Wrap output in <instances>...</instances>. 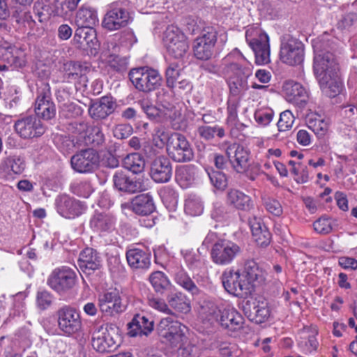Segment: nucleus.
I'll use <instances>...</instances> for the list:
<instances>
[{
  "mask_svg": "<svg viewBox=\"0 0 357 357\" xmlns=\"http://www.w3.org/2000/svg\"><path fill=\"white\" fill-rule=\"evenodd\" d=\"M167 301L169 306L178 312L186 314L191 310L190 301L181 292L170 295Z\"/></svg>",
  "mask_w": 357,
  "mask_h": 357,
  "instance_id": "obj_46",
  "label": "nucleus"
},
{
  "mask_svg": "<svg viewBox=\"0 0 357 357\" xmlns=\"http://www.w3.org/2000/svg\"><path fill=\"white\" fill-rule=\"evenodd\" d=\"M79 2V0H54L52 13L54 16L66 17L77 8Z\"/></svg>",
  "mask_w": 357,
  "mask_h": 357,
  "instance_id": "obj_45",
  "label": "nucleus"
},
{
  "mask_svg": "<svg viewBox=\"0 0 357 357\" xmlns=\"http://www.w3.org/2000/svg\"><path fill=\"white\" fill-rule=\"evenodd\" d=\"M217 321L229 331H236L242 328L244 319L234 308L218 310L216 315Z\"/></svg>",
  "mask_w": 357,
  "mask_h": 357,
  "instance_id": "obj_27",
  "label": "nucleus"
},
{
  "mask_svg": "<svg viewBox=\"0 0 357 357\" xmlns=\"http://www.w3.org/2000/svg\"><path fill=\"white\" fill-rule=\"evenodd\" d=\"M170 135L162 128H157L153 135V141L158 147H163L169 142Z\"/></svg>",
  "mask_w": 357,
  "mask_h": 357,
  "instance_id": "obj_64",
  "label": "nucleus"
},
{
  "mask_svg": "<svg viewBox=\"0 0 357 357\" xmlns=\"http://www.w3.org/2000/svg\"><path fill=\"white\" fill-rule=\"evenodd\" d=\"M322 36L313 41L314 52V73L322 92L330 98H334L342 90V82L338 75L339 64L334 56V41Z\"/></svg>",
  "mask_w": 357,
  "mask_h": 357,
  "instance_id": "obj_1",
  "label": "nucleus"
},
{
  "mask_svg": "<svg viewBox=\"0 0 357 357\" xmlns=\"http://www.w3.org/2000/svg\"><path fill=\"white\" fill-rule=\"evenodd\" d=\"M252 33L250 30L246 31V40L253 50L256 63L259 65L266 64L270 61L269 38L261 30L256 31V38H250Z\"/></svg>",
  "mask_w": 357,
  "mask_h": 357,
  "instance_id": "obj_15",
  "label": "nucleus"
},
{
  "mask_svg": "<svg viewBox=\"0 0 357 357\" xmlns=\"http://www.w3.org/2000/svg\"><path fill=\"white\" fill-rule=\"evenodd\" d=\"M115 217L109 213H96L90 220L91 228L97 232L109 233L114 229Z\"/></svg>",
  "mask_w": 357,
  "mask_h": 357,
  "instance_id": "obj_36",
  "label": "nucleus"
},
{
  "mask_svg": "<svg viewBox=\"0 0 357 357\" xmlns=\"http://www.w3.org/2000/svg\"><path fill=\"white\" fill-rule=\"evenodd\" d=\"M54 142L58 149L64 154L70 153L75 149L82 146L81 145H77L75 143V140L70 136L58 135L54 138Z\"/></svg>",
  "mask_w": 357,
  "mask_h": 357,
  "instance_id": "obj_52",
  "label": "nucleus"
},
{
  "mask_svg": "<svg viewBox=\"0 0 357 357\" xmlns=\"http://www.w3.org/2000/svg\"><path fill=\"white\" fill-rule=\"evenodd\" d=\"M116 102L113 98L104 96L90 105L89 114L94 120H103L114 112Z\"/></svg>",
  "mask_w": 357,
  "mask_h": 357,
  "instance_id": "obj_29",
  "label": "nucleus"
},
{
  "mask_svg": "<svg viewBox=\"0 0 357 357\" xmlns=\"http://www.w3.org/2000/svg\"><path fill=\"white\" fill-rule=\"evenodd\" d=\"M203 209V205L199 199H188L185 201V211L190 215H199L202 213Z\"/></svg>",
  "mask_w": 357,
  "mask_h": 357,
  "instance_id": "obj_61",
  "label": "nucleus"
},
{
  "mask_svg": "<svg viewBox=\"0 0 357 357\" xmlns=\"http://www.w3.org/2000/svg\"><path fill=\"white\" fill-rule=\"evenodd\" d=\"M52 300L53 296L52 294L46 290L38 291L37 293L36 305L41 310L47 309L52 305Z\"/></svg>",
  "mask_w": 357,
  "mask_h": 357,
  "instance_id": "obj_62",
  "label": "nucleus"
},
{
  "mask_svg": "<svg viewBox=\"0 0 357 357\" xmlns=\"http://www.w3.org/2000/svg\"><path fill=\"white\" fill-rule=\"evenodd\" d=\"M63 78L68 82L79 81L85 84L87 82L86 74L90 71L87 63L69 61L63 64Z\"/></svg>",
  "mask_w": 357,
  "mask_h": 357,
  "instance_id": "obj_26",
  "label": "nucleus"
},
{
  "mask_svg": "<svg viewBox=\"0 0 357 357\" xmlns=\"http://www.w3.org/2000/svg\"><path fill=\"white\" fill-rule=\"evenodd\" d=\"M302 340L298 343V347L305 354H311L317 351L319 343L314 334L301 337Z\"/></svg>",
  "mask_w": 357,
  "mask_h": 357,
  "instance_id": "obj_55",
  "label": "nucleus"
},
{
  "mask_svg": "<svg viewBox=\"0 0 357 357\" xmlns=\"http://www.w3.org/2000/svg\"><path fill=\"white\" fill-rule=\"evenodd\" d=\"M263 204L266 211L275 216L282 214V207L280 203L275 199L270 197H262Z\"/></svg>",
  "mask_w": 357,
  "mask_h": 357,
  "instance_id": "obj_58",
  "label": "nucleus"
},
{
  "mask_svg": "<svg viewBox=\"0 0 357 357\" xmlns=\"http://www.w3.org/2000/svg\"><path fill=\"white\" fill-rule=\"evenodd\" d=\"M76 273L71 268L62 266L55 268L47 279L51 289L61 294L73 289L76 283Z\"/></svg>",
  "mask_w": 357,
  "mask_h": 357,
  "instance_id": "obj_13",
  "label": "nucleus"
},
{
  "mask_svg": "<svg viewBox=\"0 0 357 357\" xmlns=\"http://www.w3.org/2000/svg\"><path fill=\"white\" fill-rule=\"evenodd\" d=\"M34 110L36 115L44 120L52 119L56 116V106L52 100L50 86L47 82L41 81L38 84Z\"/></svg>",
  "mask_w": 357,
  "mask_h": 357,
  "instance_id": "obj_10",
  "label": "nucleus"
},
{
  "mask_svg": "<svg viewBox=\"0 0 357 357\" xmlns=\"http://www.w3.org/2000/svg\"><path fill=\"white\" fill-rule=\"evenodd\" d=\"M196 167L192 165H183L176 170V178L181 185H188L195 176Z\"/></svg>",
  "mask_w": 357,
  "mask_h": 357,
  "instance_id": "obj_51",
  "label": "nucleus"
},
{
  "mask_svg": "<svg viewBox=\"0 0 357 357\" xmlns=\"http://www.w3.org/2000/svg\"><path fill=\"white\" fill-rule=\"evenodd\" d=\"M128 334L130 337L147 336L153 330V321L150 320L145 316L137 314L132 321L128 324Z\"/></svg>",
  "mask_w": 357,
  "mask_h": 357,
  "instance_id": "obj_35",
  "label": "nucleus"
},
{
  "mask_svg": "<svg viewBox=\"0 0 357 357\" xmlns=\"http://www.w3.org/2000/svg\"><path fill=\"white\" fill-rule=\"evenodd\" d=\"M82 109L80 106L73 102L63 103L61 106L60 114L66 119H73L80 116Z\"/></svg>",
  "mask_w": 357,
  "mask_h": 357,
  "instance_id": "obj_56",
  "label": "nucleus"
},
{
  "mask_svg": "<svg viewBox=\"0 0 357 357\" xmlns=\"http://www.w3.org/2000/svg\"><path fill=\"white\" fill-rule=\"evenodd\" d=\"M75 22L77 26L93 27L98 22V15L95 9L82 6L76 13Z\"/></svg>",
  "mask_w": 357,
  "mask_h": 357,
  "instance_id": "obj_39",
  "label": "nucleus"
},
{
  "mask_svg": "<svg viewBox=\"0 0 357 357\" xmlns=\"http://www.w3.org/2000/svg\"><path fill=\"white\" fill-rule=\"evenodd\" d=\"M175 282L192 295H198L200 290L183 268H178L174 273Z\"/></svg>",
  "mask_w": 357,
  "mask_h": 357,
  "instance_id": "obj_42",
  "label": "nucleus"
},
{
  "mask_svg": "<svg viewBox=\"0 0 357 357\" xmlns=\"http://www.w3.org/2000/svg\"><path fill=\"white\" fill-rule=\"evenodd\" d=\"M98 301L100 312L105 315L113 317L126 309L119 294L116 291L100 294Z\"/></svg>",
  "mask_w": 357,
  "mask_h": 357,
  "instance_id": "obj_20",
  "label": "nucleus"
},
{
  "mask_svg": "<svg viewBox=\"0 0 357 357\" xmlns=\"http://www.w3.org/2000/svg\"><path fill=\"white\" fill-rule=\"evenodd\" d=\"M211 183L218 190H224L228 185L226 175L220 171L211 168L206 169Z\"/></svg>",
  "mask_w": 357,
  "mask_h": 357,
  "instance_id": "obj_53",
  "label": "nucleus"
},
{
  "mask_svg": "<svg viewBox=\"0 0 357 357\" xmlns=\"http://www.w3.org/2000/svg\"><path fill=\"white\" fill-rule=\"evenodd\" d=\"M107 46L108 49L104 51L102 54L109 71L123 74L128 68V59L116 54L119 47L115 43H112Z\"/></svg>",
  "mask_w": 357,
  "mask_h": 357,
  "instance_id": "obj_24",
  "label": "nucleus"
},
{
  "mask_svg": "<svg viewBox=\"0 0 357 357\" xmlns=\"http://www.w3.org/2000/svg\"><path fill=\"white\" fill-rule=\"evenodd\" d=\"M248 222L254 241L257 244L261 247H266L269 245L271 234L261 220L253 216L249 218Z\"/></svg>",
  "mask_w": 357,
  "mask_h": 357,
  "instance_id": "obj_34",
  "label": "nucleus"
},
{
  "mask_svg": "<svg viewBox=\"0 0 357 357\" xmlns=\"http://www.w3.org/2000/svg\"><path fill=\"white\" fill-rule=\"evenodd\" d=\"M128 77L135 88L140 92L149 93L158 89L162 85V77L159 73L149 67L132 68Z\"/></svg>",
  "mask_w": 357,
  "mask_h": 357,
  "instance_id": "obj_3",
  "label": "nucleus"
},
{
  "mask_svg": "<svg viewBox=\"0 0 357 357\" xmlns=\"http://www.w3.org/2000/svg\"><path fill=\"white\" fill-rule=\"evenodd\" d=\"M25 169L23 158L17 155L5 158L0 165V172L3 176H11L13 174H20Z\"/></svg>",
  "mask_w": 357,
  "mask_h": 357,
  "instance_id": "obj_37",
  "label": "nucleus"
},
{
  "mask_svg": "<svg viewBox=\"0 0 357 357\" xmlns=\"http://www.w3.org/2000/svg\"><path fill=\"white\" fill-rule=\"evenodd\" d=\"M23 52L8 42L0 45V59L10 66L22 67L25 65Z\"/></svg>",
  "mask_w": 357,
  "mask_h": 357,
  "instance_id": "obj_33",
  "label": "nucleus"
},
{
  "mask_svg": "<svg viewBox=\"0 0 357 357\" xmlns=\"http://www.w3.org/2000/svg\"><path fill=\"white\" fill-rule=\"evenodd\" d=\"M96 38V32L93 27L77 26L73 37L74 43L79 47H84L85 45L90 46Z\"/></svg>",
  "mask_w": 357,
  "mask_h": 357,
  "instance_id": "obj_41",
  "label": "nucleus"
},
{
  "mask_svg": "<svg viewBox=\"0 0 357 357\" xmlns=\"http://www.w3.org/2000/svg\"><path fill=\"white\" fill-rule=\"evenodd\" d=\"M149 174L155 183L168 182L172 175V167L169 159L165 156L155 158L151 164Z\"/></svg>",
  "mask_w": 357,
  "mask_h": 357,
  "instance_id": "obj_23",
  "label": "nucleus"
},
{
  "mask_svg": "<svg viewBox=\"0 0 357 357\" xmlns=\"http://www.w3.org/2000/svg\"><path fill=\"white\" fill-rule=\"evenodd\" d=\"M282 91L289 102L303 105L307 101V91L301 84L293 80H288L284 83Z\"/></svg>",
  "mask_w": 357,
  "mask_h": 357,
  "instance_id": "obj_30",
  "label": "nucleus"
},
{
  "mask_svg": "<svg viewBox=\"0 0 357 357\" xmlns=\"http://www.w3.org/2000/svg\"><path fill=\"white\" fill-rule=\"evenodd\" d=\"M226 154L236 173L243 174L250 167V153L243 146L236 143L231 144L227 148Z\"/></svg>",
  "mask_w": 357,
  "mask_h": 357,
  "instance_id": "obj_19",
  "label": "nucleus"
},
{
  "mask_svg": "<svg viewBox=\"0 0 357 357\" xmlns=\"http://www.w3.org/2000/svg\"><path fill=\"white\" fill-rule=\"evenodd\" d=\"M241 252V247L227 239H219L214 243L211 250L213 263L219 266L230 264Z\"/></svg>",
  "mask_w": 357,
  "mask_h": 357,
  "instance_id": "obj_7",
  "label": "nucleus"
},
{
  "mask_svg": "<svg viewBox=\"0 0 357 357\" xmlns=\"http://www.w3.org/2000/svg\"><path fill=\"white\" fill-rule=\"evenodd\" d=\"M132 22L129 11L123 8L121 2L111 3L102 21V26L109 31H114L126 27Z\"/></svg>",
  "mask_w": 357,
  "mask_h": 357,
  "instance_id": "obj_8",
  "label": "nucleus"
},
{
  "mask_svg": "<svg viewBox=\"0 0 357 357\" xmlns=\"http://www.w3.org/2000/svg\"><path fill=\"white\" fill-rule=\"evenodd\" d=\"M181 70V68L178 62H173L169 64L165 72L166 83L168 88L176 85V82L179 77Z\"/></svg>",
  "mask_w": 357,
  "mask_h": 357,
  "instance_id": "obj_54",
  "label": "nucleus"
},
{
  "mask_svg": "<svg viewBox=\"0 0 357 357\" xmlns=\"http://www.w3.org/2000/svg\"><path fill=\"white\" fill-rule=\"evenodd\" d=\"M307 126L318 136L324 135L328 130V124L323 119L310 120Z\"/></svg>",
  "mask_w": 357,
  "mask_h": 357,
  "instance_id": "obj_63",
  "label": "nucleus"
},
{
  "mask_svg": "<svg viewBox=\"0 0 357 357\" xmlns=\"http://www.w3.org/2000/svg\"><path fill=\"white\" fill-rule=\"evenodd\" d=\"M71 189L74 194L87 198L93 192V188L90 182L86 181L75 183L71 185Z\"/></svg>",
  "mask_w": 357,
  "mask_h": 357,
  "instance_id": "obj_59",
  "label": "nucleus"
},
{
  "mask_svg": "<svg viewBox=\"0 0 357 357\" xmlns=\"http://www.w3.org/2000/svg\"><path fill=\"white\" fill-rule=\"evenodd\" d=\"M91 344L93 348L100 353L112 352L119 346L112 334L102 326L93 333Z\"/></svg>",
  "mask_w": 357,
  "mask_h": 357,
  "instance_id": "obj_21",
  "label": "nucleus"
},
{
  "mask_svg": "<svg viewBox=\"0 0 357 357\" xmlns=\"http://www.w3.org/2000/svg\"><path fill=\"white\" fill-rule=\"evenodd\" d=\"M58 327L66 335L79 332L82 327L79 311L70 305H64L56 312Z\"/></svg>",
  "mask_w": 357,
  "mask_h": 357,
  "instance_id": "obj_11",
  "label": "nucleus"
},
{
  "mask_svg": "<svg viewBox=\"0 0 357 357\" xmlns=\"http://www.w3.org/2000/svg\"><path fill=\"white\" fill-rule=\"evenodd\" d=\"M56 206L58 213L66 218L79 215L82 213V205L79 201L68 195H63L56 199Z\"/></svg>",
  "mask_w": 357,
  "mask_h": 357,
  "instance_id": "obj_31",
  "label": "nucleus"
},
{
  "mask_svg": "<svg viewBox=\"0 0 357 357\" xmlns=\"http://www.w3.org/2000/svg\"><path fill=\"white\" fill-rule=\"evenodd\" d=\"M167 151L169 157L178 162H189L194 158L190 142L183 135L178 132L170 135Z\"/></svg>",
  "mask_w": 357,
  "mask_h": 357,
  "instance_id": "obj_9",
  "label": "nucleus"
},
{
  "mask_svg": "<svg viewBox=\"0 0 357 357\" xmlns=\"http://www.w3.org/2000/svg\"><path fill=\"white\" fill-rule=\"evenodd\" d=\"M16 132L23 139H31L42 136L45 128L36 116H28L15 123Z\"/></svg>",
  "mask_w": 357,
  "mask_h": 357,
  "instance_id": "obj_17",
  "label": "nucleus"
},
{
  "mask_svg": "<svg viewBox=\"0 0 357 357\" xmlns=\"http://www.w3.org/2000/svg\"><path fill=\"white\" fill-rule=\"evenodd\" d=\"M252 73L251 64L231 62L225 64L224 74L227 77L230 95L238 96L248 89V78Z\"/></svg>",
  "mask_w": 357,
  "mask_h": 357,
  "instance_id": "obj_2",
  "label": "nucleus"
},
{
  "mask_svg": "<svg viewBox=\"0 0 357 357\" xmlns=\"http://www.w3.org/2000/svg\"><path fill=\"white\" fill-rule=\"evenodd\" d=\"M126 259L133 269H147L151 265V253L145 248H133L126 252Z\"/></svg>",
  "mask_w": 357,
  "mask_h": 357,
  "instance_id": "obj_32",
  "label": "nucleus"
},
{
  "mask_svg": "<svg viewBox=\"0 0 357 357\" xmlns=\"http://www.w3.org/2000/svg\"><path fill=\"white\" fill-rule=\"evenodd\" d=\"M241 100L238 96H230L227 101V123L235 122L238 119V109Z\"/></svg>",
  "mask_w": 357,
  "mask_h": 357,
  "instance_id": "obj_57",
  "label": "nucleus"
},
{
  "mask_svg": "<svg viewBox=\"0 0 357 357\" xmlns=\"http://www.w3.org/2000/svg\"><path fill=\"white\" fill-rule=\"evenodd\" d=\"M227 204L215 202L213 204L211 217L217 222H225L232 218L234 212Z\"/></svg>",
  "mask_w": 357,
  "mask_h": 357,
  "instance_id": "obj_49",
  "label": "nucleus"
},
{
  "mask_svg": "<svg viewBox=\"0 0 357 357\" xmlns=\"http://www.w3.org/2000/svg\"><path fill=\"white\" fill-rule=\"evenodd\" d=\"M112 180L116 189L128 194H135L146 190L142 178L130 176L127 172L122 170L116 171L113 175Z\"/></svg>",
  "mask_w": 357,
  "mask_h": 357,
  "instance_id": "obj_18",
  "label": "nucleus"
},
{
  "mask_svg": "<svg viewBox=\"0 0 357 357\" xmlns=\"http://www.w3.org/2000/svg\"><path fill=\"white\" fill-rule=\"evenodd\" d=\"M280 57L281 61L289 66L301 64L304 59V46L298 40L287 37L281 43Z\"/></svg>",
  "mask_w": 357,
  "mask_h": 357,
  "instance_id": "obj_14",
  "label": "nucleus"
},
{
  "mask_svg": "<svg viewBox=\"0 0 357 357\" xmlns=\"http://www.w3.org/2000/svg\"><path fill=\"white\" fill-rule=\"evenodd\" d=\"M245 315L253 322L261 324L268 320L270 310L264 301L257 299L248 300L243 306Z\"/></svg>",
  "mask_w": 357,
  "mask_h": 357,
  "instance_id": "obj_22",
  "label": "nucleus"
},
{
  "mask_svg": "<svg viewBox=\"0 0 357 357\" xmlns=\"http://www.w3.org/2000/svg\"><path fill=\"white\" fill-rule=\"evenodd\" d=\"M224 289L229 294L236 297H243L248 295L252 290L250 282L244 279V276L238 271L232 269L225 271L221 276Z\"/></svg>",
  "mask_w": 357,
  "mask_h": 357,
  "instance_id": "obj_12",
  "label": "nucleus"
},
{
  "mask_svg": "<svg viewBox=\"0 0 357 357\" xmlns=\"http://www.w3.org/2000/svg\"><path fill=\"white\" fill-rule=\"evenodd\" d=\"M70 164L72 168L77 172H91L98 167L99 155L93 148L86 149L73 155Z\"/></svg>",
  "mask_w": 357,
  "mask_h": 357,
  "instance_id": "obj_16",
  "label": "nucleus"
},
{
  "mask_svg": "<svg viewBox=\"0 0 357 357\" xmlns=\"http://www.w3.org/2000/svg\"><path fill=\"white\" fill-rule=\"evenodd\" d=\"M226 204L237 211L248 212L253 207V201L252 198L243 191L236 189H229L225 195Z\"/></svg>",
  "mask_w": 357,
  "mask_h": 357,
  "instance_id": "obj_25",
  "label": "nucleus"
},
{
  "mask_svg": "<svg viewBox=\"0 0 357 357\" xmlns=\"http://www.w3.org/2000/svg\"><path fill=\"white\" fill-rule=\"evenodd\" d=\"M101 262V258L97 251L91 248H86L82 250L77 261L79 269L88 275L99 269Z\"/></svg>",
  "mask_w": 357,
  "mask_h": 357,
  "instance_id": "obj_28",
  "label": "nucleus"
},
{
  "mask_svg": "<svg viewBox=\"0 0 357 357\" xmlns=\"http://www.w3.org/2000/svg\"><path fill=\"white\" fill-rule=\"evenodd\" d=\"M105 144V137L102 128L98 125L92 126L89 128L83 146H91L93 148L102 147Z\"/></svg>",
  "mask_w": 357,
  "mask_h": 357,
  "instance_id": "obj_43",
  "label": "nucleus"
},
{
  "mask_svg": "<svg viewBox=\"0 0 357 357\" xmlns=\"http://www.w3.org/2000/svg\"><path fill=\"white\" fill-rule=\"evenodd\" d=\"M198 135L206 141H211L215 137L222 139L225 135V129L218 125L199 126L197 128Z\"/></svg>",
  "mask_w": 357,
  "mask_h": 357,
  "instance_id": "obj_47",
  "label": "nucleus"
},
{
  "mask_svg": "<svg viewBox=\"0 0 357 357\" xmlns=\"http://www.w3.org/2000/svg\"><path fill=\"white\" fill-rule=\"evenodd\" d=\"M155 209L153 199L149 194H142L132 199V211L139 215H149Z\"/></svg>",
  "mask_w": 357,
  "mask_h": 357,
  "instance_id": "obj_38",
  "label": "nucleus"
},
{
  "mask_svg": "<svg viewBox=\"0 0 357 357\" xmlns=\"http://www.w3.org/2000/svg\"><path fill=\"white\" fill-rule=\"evenodd\" d=\"M162 40L167 54L176 59H182L189 49L186 36L177 26H167Z\"/></svg>",
  "mask_w": 357,
  "mask_h": 357,
  "instance_id": "obj_6",
  "label": "nucleus"
},
{
  "mask_svg": "<svg viewBox=\"0 0 357 357\" xmlns=\"http://www.w3.org/2000/svg\"><path fill=\"white\" fill-rule=\"evenodd\" d=\"M244 273L248 279L247 282L263 283L266 280V271L253 259H248L245 262Z\"/></svg>",
  "mask_w": 357,
  "mask_h": 357,
  "instance_id": "obj_40",
  "label": "nucleus"
},
{
  "mask_svg": "<svg viewBox=\"0 0 357 357\" xmlns=\"http://www.w3.org/2000/svg\"><path fill=\"white\" fill-rule=\"evenodd\" d=\"M67 130L70 133V137L75 140V143L82 146L89 130L88 123L84 121H73L68 123Z\"/></svg>",
  "mask_w": 357,
  "mask_h": 357,
  "instance_id": "obj_44",
  "label": "nucleus"
},
{
  "mask_svg": "<svg viewBox=\"0 0 357 357\" xmlns=\"http://www.w3.org/2000/svg\"><path fill=\"white\" fill-rule=\"evenodd\" d=\"M149 281L154 290L163 294L170 287L171 282L167 276L162 271H155L149 276Z\"/></svg>",
  "mask_w": 357,
  "mask_h": 357,
  "instance_id": "obj_50",
  "label": "nucleus"
},
{
  "mask_svg": "<svg viewBox=\"0 0 357 357\" xmlns=\"http://www.w3.org/2000/svg\"><path fill=\"white\" fill-rule=\"evenodd\" d=\"M157 331L158 335L172 347H177L187 339L186 326L174 316L161 319L157 326Z\"/></svg>",
  "mask_w": 357,
  "mask_h": 357,
  "instance_id": "obj_4",
  "label": "nucleus"
},
{
  "mask_svg": "<svg viewBox=\"0 0 357 357\" xmlns=\"http://www.w3.org/2000/svg\"><path fill=\"white\" fill-rule=\"evenodd\" d=\"M218 30L215 26H205L200 36L192 43V52L195 57L201 61L211 59L215 50Z\"/></svg>",
  "mask_w": 357,
  "mask_h": 357,
  "instance_id": "obj_5",
  "label": "nucleus"
},
{
  "mask_svg": "<svg viewBox=\"0 0 357 357\" xmlns=\"http://www.w3.org/2000/svg\"><path fill=\"white\" fill-rule=\"evenodd\" d=\"M123 165L126 169L134 174H139L144 171L145 161L139 153H135L128 155L123 159Z\"/></svg>",
  "mask_w": 357,
  "mask_h": 357,
  "instance_id": "obj_48",
  "label": "nucleus"
},
{
  "mask_svg": "<svg viewBox=\"0 0 357 357\" xmlns=\"http://www.w3.org/2000/svg\"><path fill=\"white\" fill-rule=\"evenodd\" d=\"M294 122V116L289 110L282 112L277 123L279 131L284 132L290 129Z\"/></svg>",
  "mask_w": 357,
  "mask_h": 357,
  "instance_id": "obj_60",
  "label": "nucleus"
}]
</instances>
